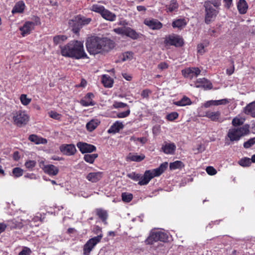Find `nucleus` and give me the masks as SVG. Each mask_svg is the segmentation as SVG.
<instances>
[{"label":"nucleus","instance_id":"1a4fd4ad","mask_svg":"<svg viewBox=\"0 0 255 255\" xmlns=\"http://www.w3.org/2000/svg\"><path fill=\"white\" fill-rule=\"evenodd\" d=\"M166 45L181 47L183 45V39L179 35L172 34L165 36L164 41Z\"/></svg>","mask_w":255,"mask_h":255},{"label":"nucleus","instance_id":"aec40b11","mask_svg":"<svg viewBox=\"0 0 255 255\" xmlns=\"http://www.w3.org/2000/svg\"><path fill=\"white\" fill-rule=\"evenodd\" d=\"M102 172H91L87 175L86 178L92 182H97L102 178Z\"/></svg>","mask_w":255,"mask_h":255},{"label":"nucleus","instance_id":"5701e85b","mask_svg":"<svg viewBox=\"0 0 255 255\" xmlns=\"http://www.w3.org/2000/svg\"><path fill=\"white\" fill-rule=\"evenodd\" d=\"M101 16L103 18L110 21H115L117 17V16L115 13L111 12L110 10L107 9H105Z\"/></svg>","mask_w":255,"mask_h":255},{"label":"nucleus","instance_id":"69168bd1","mask_svg":"<svg viewBox=\"0 0 255 255\" xmlns=\"http://www.w3.org/2000/svg\"><path fill=\"white\" fill-rule=\"evenodd\" d=\"M6 227L7 226L5 224L0 223V234L5 230Z\"/></svg>","mask_w":255,"mask_h":255},{"label":"nucleus","instance_id":"cd10ccee","mask_svg":"<svg viewBox=\"0 0 255 255\" xmlns=\"http://www.w3.org/2000/svg\"><path fill=\"white\" fill-rule=\"evenodd\" d=\"M244 110L246 114L251 115L253 117H255V102L247 105Z\"/></svg>","mask_w":255,"mask_h":255},{"label":"nucleus","instance_id":"052dcab7","mask_svg":"<svg viewBox=\"0 0 255 255\" xmlns=\"http://www.w3.org/2000/svg\"><path fill=\"white\" fill-rule=\"evenodd\" d=\"M123 61H126L127 59H130L132 57V53L131 52H126L123 55Z\"/></svg>","mask_w":255,"mask_h":255},{"label":"nucleus","instance_id":"f704fd0d","mask_svg":"<svg viewBox=\"0 0 255 255\" xmlns=\"http://www.w3.org/2000/svg\"><path fill=\"white\" fill-rule=\"evenodd\" d=\"M128 158L131 161L140 162L145 158V155L142 154L140 155H132L129 154Z\"/></svg>","mask_w":255,"mask_h":255},{"label":"nucleus","instance_id":"49530a36","mask_svg":"<svg viewBox=\"0 0 255 255\" xmlns=\"http://www.w3.org/2000/svg\"><path fill=\"white\" fill-rule=\"evenodd\" d=\"M12 173L15 177H19L22 175L23 170L19 167H15L12 169Z\"/></svg>","mask_w":255,"mask_h":255},{"label":"nucleus","instance_id":"0eeeda50","mask_svg":"<svg viewBox=\"0 0 255 255\" xmlns=\"http://www.w3.org/2000/svg\"><path fill=\"white\" fill-rule=\"evenodd\" d=\"M103 236V234H100L97 236L94 237L89 240L84 246L83 255H90L91 252L94 249L95 246L101 242Z\"/></svg>","mask_w":255,"mask_h":255},{"label":"nucleus","instance_id":"a18cd8bd","mask_svg":"<svg viewBox=\"0 0 255 255\" xmlns=\"http://www.w3.org/2000/svg\"><path fill=\"white\" fill-rule=\"evenodd\" d=\"M20 100L21 103L24 106L28 105L31 101V99L28 98L26 95L25 94L21 95L20 97Z\"/></svg>","mask_w":255,"mask_h":255},{"label":"nucleus","instance_id":"bf43d9fd","mask_svg":"<svg viewBox=\"0 0 255 255\" xmlns=\"http://www.w3.org/2000/svg\"><path fill=\"white\" fill-rule=\"evenodd\" d=\"M49 114L50 117L53 119L57 120L60 118V115L55 112L51 111Z\"/></svg>","mask_w":255,"mask_h":255},{"label":"nucleus","instance_id":"6e6d98bb","mask_svg":"<svg viewBox=\"0 0 255 255\" xmlns=\"http://www.w3.org/2000/svg\"><path fill=\"white\" fill-rule=\"evenodd\" d=\"M127 26L115 28L114 31L117 34L125 35Z\"/></svg>","mask_w":255,"mask_h":255},{"label":"nucleus","instance_id":"6e6552de","mask_svg":"<svg viewBox=\"0 0 255 255\" xmlns=\"http://www.w3.org/2000/svg\"><path fill=\"white\" fill-rule=\"evenodd\" d=\"M204 6L205 8V22L207 24H209L218 14L219 9L214 8L209 3H204Z\"/></svg>","mask_w":255,"mask_h":255},{"label":"nucleus","instance_id":"ea45409f","mask_svg":"<svg viewBox=\"0 0 255 255\" xmlns=\"http://www.w3.org/2000/svg\"><path fill=\"white\" fill-rule=\"evenodd\" d=\"M204 3H209L211 5H212L214 8H216L219 10L220 6L221 4V0H208L205 1Z\"/></svg>","mask_w":255,"mask_h":255},{"label":"nucleus","instance_id":"4be33fe9","mask_svg":"<svg viewBox=\"0 0 255 255\" xmlns=\"http://www.w3.org/2000/svg\"><path fill=\"white\" fill-rule=\"evenodd\" d=\"M162 149L166 154H172L176 149V145L173 143H166L164 145H163Z\"/></svg>","mask_w":255,"mask_h":255},{"label":"nucleus","instance_id":"f03ea898","mask_svg":"<svg viewBox=\"0 0 255 255\" xmlns=\"http://www.w3.org/2000/svg\"><path fill=\"white\" fill-rule=\"evenodd\" d=\"M61 53L63 56L77 59L87 58L83 42L78 40L71 41L64 46L61 47Z\"/></svg>","mask_w":255,"mask_h":255},{"label":"nucleus","instance_id":"20e7f679","mask_svg":"<svg viewBox=\"0 0 255 255\" xmlns=\"http://www.w3.org/2000/svg\"><path fill=\"white\" fill-rule=\"evenodd\" d=\"M168 163L165 162L162 163L160 166L152 170H146L144 174L141 176L138 184L139 185H147L149 182L154 177L160 175L167 168Z\"/></svg>","mask_w":255,"mask_h":255},{"label":"nucleus","instance_id":"603ef678","mask_svg":"<svg viewBox=\"0 0 255 255\" xmlns=\"http://www.w3.org/2000/svg\"><path fill=\"white\" fill-rule=\"evenodd\" d=\"M36 165V161L34 160H28L25 163V166L29 169L33 168Z\"/></svg>","mask_w":255,"mask_h":255},{"label":"nucleus","instance_id":"c756f323","mask_svg":"<svg viewBox=\"0 0 255 255\" xmlns=\"http://www.w3.org/2000/svg\"><path fill=\"white\" fill-rule=\"evenodd\" d=\"M96 214L105 224H107L106 220L108 215L106 210L102 209H97L96 210Z\"/></svg>","mask_w":255,"mask_h":255},{"label":"nucleus","instance_id":"c03bdc74","mask_svg":"<svg viewBox=\"0 0 255 255\" xmlns=\"http://www.w3.org/2000/svg\"><path fill=\"white\" fill-rule=\"evenodd\" d=\"M132 195L130 193H123L122 194V200L125 202H129L132 199Z\"/></svg>","mask_w":255,"mask_h":255},{"label":"nucleus","instance_id":"2f4dec72","mask_svg":"<svg viewBox=\"0 0 255 255\" xmlns=\"http://www.w3.org/2000/svg\"><path fill=\"white\" fill-rule=\"evenodd\" d=\"M154 233L155 236H156L157 241L166 242L168 241V237L166 233L162 232H156Z\"/></svg>","mask_w":255,"mask_h":255},{"label":"nucleus","instance_id":"338daca9","mask_svg":"<svg viewBox=\"0 0 255 255\" xmlns=\"http://www.w3.org/2000/svg\"><path fill=\"white\" fill-rule=\"evenodd\" d=\"M225 2V6L228 8H229L232 5V0H224Z\"/></svg>","mask_w":255,"mask_h":255},{"label":"nucleus","instance_id":"774afa93","mask_svg":"<svg viewBox=\"0 0 255 255\" xmlns=\"http://www.w3.org/2000/svg\"><path fill=\"white\" fill-rule=\"evenodd\" d=\"M212 105H213V100H210V101H207L204 104V106L205 108H208Z\"/></svg>","mask_w":255,"mask_h":255},{"label":"nucleus","instance_id":"4c0bfd02","mask_svg":"<svg viewBox=\"0 0 255 255\" xmlns=\"http://www.w3.org/2000/svg\"><path fill=\"white\" fill-rule=\"evenodd\" d=\"M157 242L156 239V236L154 235V233H151L149 237L145 241V243L146 245H152L154 242Z\"/></svg>","mask_w":255,"mask_h":255},{"label":"nucleus","instance_id":"423d86ee","mask_svg":"<svg viewBox=\"0 0 255 255\" xmlns=\"http://www.w3.org/2000/svg\"><path fill=\"white\" fill-rule=\"evenodd\" d=\"M12 120L15 125L21 127L28 123L29 117L25 111L19 110L13 112Z\"/></svg>","mask_w":255,"mask_h":255},{"label":"nucleus","instance_id":"e433bc0d","mask_svg":"<svg viewBox=\"0 0 255 255\" xmlns=\"http://www.w3.org/2000/svg\"><path fill=\"white\" fill-rule=\"evenodd\" d=\"M98 155L97 153H93L91 154H87L84 155V160L90 163H93L95 159L97 158Z\"/></svg>","mask_w":255,"mask_h":255},{"label":"nucleus","instance_id":"dca6fc26","mask_svg":"<svg viewBox=\"0 0 255 255\" xmlns=\"http://www.w3.org/2000/svg\"><path fill=\"white\" fill-rule=\"evenodd\" d=\"M34 23L32 22L27 21L23 26L21 27L19 29L21 31V35L25 36L27 34H29L31 30L33 28Z\"/></svg>","mask_w":255,"mask_h":255},{"label":"nucleus","instance_id":"2eb2a0df","mask_svg":"<svg viewBox=\"0 0 255 255\" xmlns=\"http://www.w3.org/2000/svg\"><path fill=\"white\" fill-rule=\"evenodd\" d=\"M124 125L120 121H116L114 123L108 130L109 133L115 134L119 132L124 128Z\"/></svg>","mask_w":255,"mask_h":255},{"label":"nucleus","instance_id":"412c9836","mask_svg":"<svg viewBox=\"0 0 255 255\" xmlns=\"http://www.w3.org/2000/svg\"><path fill=\"white\" fill-rule=\"evenodd\" d=\"M237 8L240 14H245L247 12L248 5L245 0H239L237 3Z\"/></svg>","mask_w":255,"mask_h":255},{"label":"nucleus","instance_id":"f257e3e1","mask_svg":"<svg viewBox=\"0 0 255 255\" xmlns=\"http://www.w3.org/2000/svg\"><path fill=\"white\" fill-rule=\"evenodd\" d=\"M86 46L90 54L96 55L113 48L114 42L107 38L92 36L87 39Z\"/></svg>","mask_w":255,"mask_h":255},{"label":"nucleus","instance_id":"a19ab883","mask_svg":"<svg viewBox=\"0 0 255 255\" xmlns=\"http://www.w3.org/2000/svg\"><path fill=\"white\" fill-rule=\"evenodd\" d=\"M238 163L241 166L246 167L250 166L252 163V161L250 158L245 157L240 159Z\"/></svg>","mask_w":255,"mask_h":255},{"label":"nucleus","instance_id":"4d7b16f0","mask_svg":"<svg viewBox=\"0 0 255 255\" xmlns=\"http://www.w3.org/2000/svg\"><path fill=\"white\" fill-rule=\"evenodd\" d=\"M206 170L207 173L210 175H214L217 173L216 169L212 166L207 167Z\"/></svg>","mask_w":255,"mask_h":255},{"label":"nucleus","instance_id":"7ed1b4c3","mask_svg":"<svg viewBox=\"0 0 255 255\" xmlns=\"http://www.w3.org/2000/svg\"><path fill=\"white\" fill-rule=\"evenodd\" d=\"M250 126L248 124L245 125L241 127L233 128L229 129L226 138V144L229 145L230 142L237 141L240 138L249 134L250 132Z\"/></svg>","mask_w":255,"mask_h":255},{"label":"nucleus","instance_id":"39448f33","mask_svg":"<svg viewBox=\"0 0 255 255\" xmlns=\"http://www.w3.org/2000/svg\"><path fill=\"white\" fill-rule=\"evenodd\" d=\"M92 21L91 18H87L80 14L74 16L69 20V24L74 33H78L83 26L88 25Z\"/></svg>","mask_w":255,"mask_h":255},{"label":"nucleus","instance_id":"a878e982","mask_svg":"<svg viewBox=\"0 0 255 255\" xmlns=\"http://www.w3.org/2000/svg\"><path fill=\"white\" fill-rule=\"evenodd\" d=\"M100 123L97 119H93L86 124L87 129L89 131L94 130Z\"/></svg>","mask_w":255,"mask_h":255},{"label":"nucleus","instance_id":"58836bf2","mask_svg":"<svg viewBox=\"0 0 255 255\" xmlns=\"http://www.w3.org/2000/svg\"><path fill=\"white\" fill-rule=\"evenodd\" d=\"M67 39V37L65 35H57L54 37L53 38V42L55 45H57L58 44L61 43Z\"/></svg>","mask_w":255,"mask_h":255},{"label":"nucleus","instance_id":"e2e57ef3","mask_svg":"<svg viewBox=\"0 0 255 255\" xmlns=\"http://www.w3.org/2000/svg\"><path fill=\"white\" fill-rule=\"evenodd\" d=\"M168 65L165 62H161L158 65V68L162 70L168 68Z\"/></svg>","mask_w":255,"mask_h":255},{"label":"nucleus","instance_id":"09e8293b","mask_svg":"<svg viewBox=\"0 0 255 255\" xmlns=\"http://www.w3.org/2000/svg\"><path fill=\"white\" fill-rule=\"evenodd\" d=\"M128 176L134 180V181H139L140 178H141V175L139 174L135 173V172H132L128 175Z\"/></svg>","mask_w":255,"mask_h":255},{"label":"nucleus","instance_id":"f3484780","mask_svg":"<svg viewBox=\"0 0 255 255\" xmlns=\"http://www.w3.org/2000/svg\"><path fill=\"white\" fill-rule=\"evenodd\" d=\"M195 87L196 88L202 87L204 89L212 88V84L205 78L199 79L197 80L195 83Z\"/></svg>","mask_w":255,"mask_h":255},{"label":"nucleus","instance_id":"4468645a","mask_svg":"<svg viewBox=\"0 0 255 255\" xmlns=\"http://www.w3.org/2000/svg\"><path fill=\"white\" fill-rule=\"evenodd\" d=\"M94 95L92 93H87L84 98L80 101V104L83 106H94L95 103L92 100Z\"/></svg>","mask_w":255,"mask_h":255},{"label":"nucleus","instance_id":"9b49d317","mask_svg":"<svg viewBox=\"0 0 255 255\" xmlns=\"http://www.w3.org/2000/svg\"><path fill=\"white\" fill-rule=\"evenodd\" d=\"M200 72V70L198 68L195 67L188 68L182 71L183 75L190 79H192L194 76L197 77Z\"/></svg>","mask_w":255,"mask_h":255},{"label":"nucleus","instance_id":"8fccbe9b","mask_svg":"<svg viewBox=\"0 0 255 255\" xmlns=\"http://www.w3.org/2000/svg\"><path fill=\"white\" fill-rule=\"evenodd\" d=\"M178 117V114L176 112H172L166 116V119L169 121H173L176 119Z\"/></svg>","mask_w":255,"mask_h":255},{"label":"nucleus","instance_id":"79ce46f5","mask_svg":"<svg viewBox=\"0 0 255 255\" xmlns=\"http://www.w3.org/2000/svg\"><path fill=\"white\" fill-rule=\"evenodd\" d=\"M178 4L176 1L175 0H172L170 1V4L167 6L168 8V11L172 12L178 8Z\"/></svg>","mask_w":255,"mask_h":255},{"label":"nucleus","instance_id":"bb28decb","mask_svg":"<svg viewBox=\"0 0 255 255\" xmlns=\"http://www.w3.org/2000/svg\"><path fill=\"white\" fill-rule=\"evenodd\" d=\"M187 22L184 18L176 19L172 22V25L173 28L182 29L186 25Z\"/></svg>","mask_w":255,"mask_h":255},{"label":"nucleus","instance_id":"680f3d73","mask_svg":"<svg viewBox=\"0 0 255 255\" xmlns=\"http://www.w3.org/2000/svg\"><path fill=\"white\" fill-rule=\"evenodd\" d=\"M197 51L198 53H200L202 54L205 52L204 49V46L203 45V44H199L198 45Z\"/></svg>","mask_w":255,"mask_h":255},{"label":"nucleus","instance_id":"864d4df0","mask_svg":"<svg viewBox=\"0 0 255 255\" xmlns=\"http://www.w3.org/2000/svg\"><path fill=\"white\" fill-rule=\"evenodd\" d=\"M113 107L114 108L117 109V108H123L126 107L128 106V105L126 103H124L122 102H115L113 105Z\"/></svg>","mask_w":255,"mask_h":255},{"label":"nucleus","instance_id":"13d9d810","mask_svg":"<svg viewBox=\"0 0 255 255\" xmlns=\"http://www.w3.org/2000/svg\"><path fill=\"white\" fill-rule=\"evenodd\" d=\"M31 253V250L27 247H24L23 250L19 253L18 255H29Z\"/></svg>","mask_w":255,"mask_h":255},{"label":"nucleus","instance_id":"9d476101","mask_svg":"<svg viewBox=\"0 0 255 255\" xmlns=\"http://www.w3.org/2000/svg\"><path fill=\"white\" fill-rule=\"evenodd\" d=\"M60 150L63 154L71 156L75 153L76 149L73 144H64L60 146Z\"/></svg>","mask_w":255,"mask_h":255},{"label":"nucleus","instance_id":"473e14b6","mask_svg":"<svg viewBox=\"0 0 255 255\" xmlns=\"http://www.w3.org/2000/svg\"><path fill=\"white\" fill-rule=\"evenodd\" d=\"M102 82L106 87H112L113 84V81L112 78L106 75H103Z\"/></svg>","mask_w":255,"mask_h":255},{"label":"nucleus","instance_id":"b1692460","mask_svg":"<svg viewBox=\"0 0 255 255\" xmlns=\"http://www.w3.org/2000/svg\"><path fill=\"white\" fill-rule=\"evenodd\" d=\"M125 35L129 37L132 39H137L139 37L138 33L129 27H126Z\"/></svg>","mask_w":255,"mask_h":255},{"label":"nucleus","instance_id":"393cba45","mask_svg":"<svg viewBox=\"0 0 255 255\" xmlns=\"http://www.w3.org/2000/svg\"><path fill=\"white\" fill-rule=\"evenodd\" d=\"M25 8V4L22 1L17 2L12 10V13H22Z\"/></svg>","mask_w":255,"mask_h":255},{"label":"nucleus","instance_id":"7c9ffc66","mask_svg":"<svg viewBox=\"0 0 255 255\" xmlns=\"http://www.w3.org/2000/svg\"><path fill=\"white\" fill-rule=\"evenodd\" d=\"M28 139L29 140L35 143L36 144H44L47 142V140L46 139L39 137L38 136L35 134L30 135L29 136Z\"/></svg>","mask_w":255,"mask_h":255},{"label":"nucleus","instance_id":"de8ad7c7","mask_svg":"<svg viewBox=\"0 0 255 255\" xmlns=\"http://www.w3.org/2000/svg\"><path fill=\"white\" fill-rule=\"evenodd\" d=\"M255 143V137L251 138L244 143L245 148H249Z\"/></svg>","mask_w":255,"mask_h":255},{"label":"nucleus","instance_id":"c9c22d12","mask_svg":"<svg viewBox=\"0 0 255 255\" xmlns=\"http://www.w3.org/2000/svg\"><path fill=\"white\" fill-rule=\"evenodd\" d=\"M90 9L92 11L101 14V15H102L105 9V8L103 5H101L98 4H95L92 6Z\"/></svg>","mask_w":255,"mask_h":255},{"label":"nucleus","instance_id":"0e129e2a","mask_svg":"<svg viewBox=\"0 0 255 255\" xmlns=\"http://www.w3.org/2000/svg\"><path fill=\"white\" fill-rule=\"evenodd\" d=\"M150 93V91L148 90H144L142 91L141 94V96L143 97V98H147L149 96V94Z\"/></svg>","mask_w":255,"mask_h":255},{"label":"nucleus","instance_id":"f8f14e48","mask_svg":"<svg viewBox=\"0 0 255 255\" xmlns=\"http://www.w3.org/2000/svg\"><path fill=\"white\" fill-rule=\"evenodd\" d=\"M77 146L82 153H90L96 150V147L94 145L85 142H79Z\"/></svg>","mask_w":255,"mask_h":255},{"label":"nucleus","instance_id":"ddd939ff","mask_svg":"<svg viewBox=\"0 0 255 255\" xmlns=\"http://www.w3.org/2000/svg\"><path fill=\"white\" fill-rule=\"evenodd\" d=\"M144 23L150 28L153 30L160 29L162 27V24L156 19H145Z\"/></svg>","mask_w":255,"mask_h":255},{"label":"nucleus","instance_id":"5fc2aeb1","mask_svg":"<svg viewBox=\"0 0 255 255\" xmlns=\"http://www.w3.org/2000/svg\"><path fill=\"white\" fill-rule=\"evenodd\" d=\"M130 112V110L128 109L126 111L118 113L117 114V117L119 118H124L127 117L129 115Z\"/></svg>","mask_w":255,"mask_h":255},{"label":"nucleus","instance_id":"37998d69","mask_svg":"<svg viewBox=\"0 0 255 255\" xmlns=\"http://www.w3.org/2000/svg\"><path fill=\"white\" fill-rule=\"evenodd\" d=\"M245 119L241 118L236 117L232 120V124L234 127L239 126L244 124Z\"/></svg>","mask_w":255,"mask_h":255},{"label":"nucleus","instance_id":"c85d7f7f","mask_svg":"<svg viewBox=\"0 0 255 255\" xmlns=\"http://www.w3.org/2000/svg\"><path fill=\"white\" fill-rule=\"evenodd\" d=\"M192 103L190 99L186 96H184L180 100L174 102L173 104L178 106H185Z\"/></svg>","mask_w":255,"mask_h":255},{"label":"nucleus","instance_id":"3c124183","mask_svg":"<svg viewBox=\"0 0 255 255\" xmlns=\"http://www.w3.org/2000/svg\"><path fill=\"white\" fill-rule=\"evenodd\" d=\"M229 103V101L226 99H224L219 100H213V105L218 106L221 105H226Z\"/></svg>","mask_w":255,"mask_h":255},{"label":"nucleus","instance_id":"6ab92c4d","mask_svg":"<svg viewBox=\"0 0 255 255\" xmlns=\"http://www.w3.org/2000/svg\"><path fill=\"white\" fill-rule=\"evenodd\" d=\"M205 116L210 119L211 121L214 122H222V121H220L221 112L220 111L212 112L208 111L206 112Z\"/></svg>","mask_w":255,"mask_h":255},{"label":"nucleus","instance_id":"a211bd4d","mask_svg":"<svg viewBox=\"0 0 255 255\" xmlns=\"http://www.w3.org/2000/svg\"><path fill=\"white\" fill-rule=\"evenodd\" d=\"M43 170L45 173L52 176L56 175L59 172L58 168L52 164H48L43 167Z\"/></svg>","mask_w":255,"mask_h":255},{"label":"nucleus","instance_id":"72a5a7b5","mask_svg":"<svg viewBox=\"0 0 255 255\" xmlns=\"http://www.w3.org/2000/svg\"><path fill=\"white\" fill-rule=\"evenodd\" d=\"M184 166V165L181 161L177 160L173 162H171L169 164V168L171 170H175L176 169H181Z\"/></svg>","mask_w":255,"mask_h":255}]
</instances>
